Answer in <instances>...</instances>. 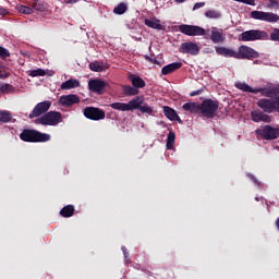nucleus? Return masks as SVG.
Listing matches in <instances>:
<instances>
[{
	"label": "nucleus",
	"mask_w": 279,
	"mask_h": 279,
	"mask_svg": "<svg viewBox=\"0 0 279 279\" xmlns=\"http://www.w3.org/2000/svg\"><path fill=\"white\" fill-rule=\"evenodd\" d=\"M264 88H272L276 90V93L272 96H266V97H272L275 100H269V99H260L257 102V106L262 108L265 112H279V85L276 87L274 85H270L268 87Z\"/></svg>",
	"instance_id": "f257e3e1"
},
{
	"label": "nucleus",
	"mask_w": 279,
	"mask_h": 279,
	"mask_svg": "<svg viewBox=\"0 0 279 279\" xmlns=\"http://www.w3.org/2000/svg\"><path fill=\"white\" fill-rule=\"evenodd\" d=\"M20 138L26 143H47V141H51V135L34 130H26L21 133Z\"/></svg>",
	"instance_id": "f03ea898"
},
{
	"label": "nucleus",
	"mask_w": 279,
	"mask_h": 279,
	"mask_svg": "<svg viewBox=\"0 0 279 279\" xmlns=\"http://www.w3.org/2000/svg\"><path fill=\"white\" fill-rule=\"evenodd\" d=\"M145 101V98L143 96H137L133 99H131L129 102H113L110 105V107L113 110H120L121 112H133V110H136L140 106V104H143Z\"/></svg>",
	"instance_id": "7ed1b4c3"
},
{
	"label": "nucleus",
	"mask_w": 279,
	"mask_h": 279,
	"mask_svg": "<svg viewBox=\"0 0 279 279\" xmlns=\"http://www.w3.org/2000/svg\"><path fill=\"white\" fill-rule=\"evenodd\" d=\"M235 88H239V90H243L244 93H253L254 95L260 93L264 97H274V95H276V89L274 88H253L244 82L235 83Z\"/></svg>",
	"instance_id": "20e7f679"
},
{
	"label": "nucleus",
	"mask_w": 279,
	"mask_h": 279,
	"mask_svg": "<svg viewBox=\"0 0 279 279\" xmlns=\"http://www.w3.org/2000/svg\"><path fill=\"white\" fill-rule=\"evenodd\" d=\"M35 123L40 125H58V123H62V113L58 111L47 112L43 117L36 119Z\"/></svg>",
	"instance_id": "39448f33"
},
{
	"label": "nucleus",
	"mask_w": 279,
	"mask_h": 279,
	"mask_svg": "<svg viewBox=\"0 0 279 279\" xmlns=\"http://www.w3.org/2000/svg\"><path fill=\"white\" fill-rule=\"evenodd\" d=\"M219 109V102L215 100H204L201 105V113L203 117H207L208 119H213L215 117V113Z\"/></svg>",
	"instance_id": "423d86ee"
},
{
	"label": "nucleus",
	"mask_w": 279,
	"mask_h": 279,
	"mask_svg": "<svg viewBox=\"0 0 279 279\" xmlns=\"http://www.w3.org/2000/svg\"><path fill=\"white\" fill-rule=\"evenodd\" d=\"M251 19L255 21H265L266 23H278L279 16L276 13L264 12V11H252Z\"/></svg>",
	"instance_id": "0eeeda50"
},
{
	"label": "nucleus",
	"mask_w": 279,
	"mask_h": 279,
	"mask_svg": "<svg viewBox=\"0 0 279 279\" xmlns=\"http://www.w3.org/2000/svg\"><path fill=\"white\" fill-rule=\"evenodd\" d=\"M267 36L266 32L258 31V29H251V31H245L243 32L239 40H242L243 43H250L254 40H262V38H265Z\"/></svg>",
	"instance_id": "6e6552de"
},
{
	"label": "nucleus",
	"mask_w": 279,
	"mask_h": 279,
	"mask_svg": "<svg viewBox=\"0 0 279 279\" xmlns=\"http://www.w3.org/2000/svg\"><path fill=\"white\" fill-rule=\"evenodd\" d=\"M179 32L185 36H206V29L196 25L182 24L179 26Z\"/></svg>",
	"instance_id": "1a4fd4ad"
},
{
	"label": "nucleus",
	"mask_w": 279,
	"mask_h": 279,
	"mask_svg": "<svg viewBox=\"0 0 279 279\" xmlns=\"http://www.w3.org/2000/svg\"><path fill=\"white\" fill-rule=\"evenodd\" d=\"M252 58H258V52L247 46H240L235 51L236 60H252Z\"/></svg>",
	"instance_id": "9d476101"
},
{
	"label": "nucleus",
	"mask_w": 279,
	"mask_h": 279,
	"mask_svg": "<svg viewBox=\"0 0 279 279\" xmlns=\"http://www.w3.org/2000/svg\"><path fill=\"white\" fill-rule=\"evenodd\" d=\"M84 116L93 121H101L106 119V112L99 108L87 107L84 109Z\"/></svg>",
	"instance_id": "9b49d317"
},
{
	"label": "nucleus",
	"mask_w": 279,
	"mask_h": 279,
	"mask_svg": "<svg viewBox=\"0 0 279 279\" xmlns=\"http://www.w3.org/2000/svg\"><path fill=\"white\" fill-rule=\"evenodd\" d=\"M256 134L263 136V138H266L267 141H272L274 138H278L279 129L266 125L262 129L256 130Z\"/></svg>",
	"instance_id": "f8f14e48"
},
{
	"label": "nucleus",
	"mask_w": 279,
	"mask_h": 279,
	"mask_svg": "<svg viewBox=\"0 0 279 279\" xmlns=\"http://www.w3.org/2000/svg\"><path fill=\"white\" fill-rule=\"evenodd\" d=\"M51 108V100H46L37 104L33 111L29 113V119H34V117H40V114H45Z\"/></svg>",
	"instance_id": "ddd939ff"
},
{
	"label": "nucleus",
	"mask_w": 279,
	"mask_h": 279,
	"mask_svg": "<svg viewBox=\"0 0 279 279\" xmlns=\"http://www.w3.org/2000/svg\"><path fill=\"white\" fill-rule=\"evenodd\" d=\"M106 86H107V83L99 78L90 80L88 82L89 90H92V93H97V95H102Z\"/></svg>",
	"instance_id": "4468645a"
},
{
	"label": "nucleus",
	"mask_w": 279,
	"mask_h": 279,
	"mask_svg": "<svg viewBox=\"0 0 279 279\" xmlns=\"http://www.w3.org/2000/svg\"><path fill=\"white\" fill-rule=\"evenodd\" d=\"M181 53H190V56H197L199 53V46L193 41L183 43L180 49Z\"/></svg>",
	"instance_id": "2eb2a0df"
},
{
	"label": "nucleus",
	"mask_w": 279,
	"mask_h": 279,
	"mask_svg": "<svg viewBox=\"0 0 279 279\" xmlns=\"http://www.w3.org/2000/svg\"><path fill=\"white\" fill-rule=\"evenodd\" d=\"M60 106H64L65 108H69L75 104H80V97L77 95H63L59 98Z\"/></svg>",
	"instance_id": "dca6fc26"
},
{
	"label": "nucleus",
	"mask_w": 279,
	"mask_h": 279,
	"mask_svg": "<svg viewBox=\"0 0 279 279\" xmlns=\"http://www.w3.org/2000/svg\"><path fill=\"white\" fill-rule=\"evenodd\" d=\"M210 40L214 41L216 45L219 43H223L226 40V35L223 34V29L211 27Z\"/></svg>",
	"instance_id": "f3484780"
},
{
	"label": "nucleus",
	"mask_w": 279,
	"mask_h": 279,
	"mask_svg": "<svg viewBox=\"0 0 279 279\" xmlns=\"http://www.w3.org/2000/svg\"><path fill=\"white\" fill-rule=\"evenodd\" d=\"M251 117L252 121L255 123H260V121L264 123H271V116L265 114L260 111H252Z\"/></svg>",
	"instance_id": "a211bd4d"
},
{
	"label": "nucleus",
	"mask_w": 279,
	"mask_h": 279,
	"mask_svg": "<svg viewBox=\"0 0 279 279\" xmlns=\"http://www.w3.org/2000/svg\"><path fill=\"white\" fill-rule=\"evenodd\" d=\"M215 51L218 56H223V58H236V51L232 48L215 47Z\"/></svg>",
	"instance_id": "6ab92c4d"
},
{
	"label": "nucleus",
	"mask_w": 279,
	"mask_h": 279,
	"mask_svg": "<svg viewBox=\"0 0 279 279\" xmlns=\"http://www.w3.org/2000/svg\"><path fill=\"white\" fill-rule=\"evenodd\" d=\"M144 23L147 27H150L151 29H158L159 32L165 29V26L162 25V23H160V20L156 17L146 19Z\"/></svg>",
	"instance_id": "aec40b11"
},
{
	"label": "nucleus",
	"mask_w": 279,
	"mask_h": 279,
	"mask_svg": "<svg viewBox=\"0 0 279 279\" xmlns=\"http://www.w3.org/2000/svg\"><path fill=\"white\" fill-rule=\"evenodd\" d=\"M80 81L71 78L61 84V90H72V88H80Z\"/></svg>",
	"instance_id": "412c9836"
},
{
	"label": "nucleus",
	"mask_w": 279,
	"mask_h": 279,
	"mask_svg": "<svg viewBox=\"0 0 279 279\" xmlns=\"http://www.w3.org/2000/svg\"><path fill=\"white\" fill-rule=\"evenodd\" d=\"M178 69H182V62H174V63L165 65L161 72H162V75H169V73H173V71H178Z\"/></svg>",
	"instance_id": "4be33fe9"
},
{
	"label": "nucleus",
	"mask_w": 279,
	"mask_h": 279,
	"mask_svg": "<svg viewBox=\"0 0 279 279\" xmlns=\"http://www.w3.org/2000/svg\"><path fill=\"white\" fill-rule=\"evenodd\" d=\"M130 82L133 84L134 88H145V82L141 76L136 74L129 75Z\"/></svg>",
	"instance_id": "5701e85b"
},
{
	"label": "nucleus",
	"mask_w": 279,
	"mask_h": 279,
	"mask_svg": "<svg viewBox=\"0 0 279 279\" xmlns=\"http://www.w3.org/2000/svg\"><path fill=\"white\" fill-rule=\"evenodd\" d=\"M163 114L170 121H180V116H178V112H175V110L170 107L163 106Z\"/></svg>",
	"instance_id": "b1692460"
},
{
	"label": "nucleus",
	"mask_w": 279,
	"mask_h": 279,
	"mask_svg": "<svg viewBox=\"0 0 279 279\" xmlns=\"http://www.w3.org/2000/svg\"><path fill=\"white\" fill-rule=\"evenodd\" d=\"M183 110L185 112H192V113H197L201 112V105L197 102H186L183 105Z\"/></svg>",
	"instance_id": "393cba45"
},
{
	"label": "nucleus",
	"mask_w": 279,
	"mask_h": 279,
	"mask_svg": "<svg viewBox=\"0 0 279 279\" xmlns=\"http://www.w3.org/2000/svg\"><path fill=\"white\" fill-rule=\"evenodd\" d=\"M90 71H95L96 73H101V71H106L108 69V64L99 61H95L89 64Z\"/></svg>",
	"instance_id": "a878e982"
},
{
	"label": "nucleus",
	"mask_w": 279,
	"mask_h": 279,
	"mask_svg": "<svg viewBox=\"0 0 279 279\" xmlns=\"http://www.w3.org/2000/svg\"><path fill=\"white\" fill-rule=\"evenodd\" d=\"M73 213H75V208L71 205L63 207L60 211L62 217H73Z\"/></svg>",
	"instance_id": "bb28decb"
},
{
	"label": "nucleus",
	"mask_w": 279,
	"mask_h": 279,
	"mask_svg": "<svg viewBox=\"0 0 279 279\" xmlns=\"http://www.w3.org/2000/svg\"><path fill=\"white\" fill-rule=\"evenodd\" d=\"M128 12V4L121 2L113 9L114 14H125Z\"/></svg>",
	"instance_id": "cd10ccee"
},
{
	"label": "nucleus",
	"mask_w": 279,
	"mask_h": 279,
	"mask_svg": "<svg viewBox=\"0 0 279 279\" xmlns=\"http://www.w3.org/2000/svg\"><path fill=\"white\" fill-rule=\"evenodd\" d=\"M16 10L21 14H34V9H32L27 5L20 4V5L16 7Z\"/></svg>",
	"instance_id": "c85d7f7f"
},
{
	"label": "nucleus",
	"mask_w": 279,
	"mask_h": 279,
	"mask_svg": "<svg viewBox=\"0 0 279 279\" xmlns=\"http://www.w3.org/2000/svg\"><path fill=\"white\" fill-rule=\"evenodd\" d=\"M28 75L31 77H44V75H47V72H45L43 69L31 70L28 71Z\"/></svg>",
	"instance_id": "c756f323"
},
{
	"label": "nucleus",
	"mask_w": 279,
	"mask_h": 279,
	"mask_svg": "<svg viewBox=\"0 0 279 279\" xmlns=\"http://www.w3.org/2000/svg\"><path fill=\"white\" fill-rule=\"evenodd\" d=\"M174 143H175V133L169 132L167 137V149H173Z\"/></svg>",
	"instance_id": "7c9ffc66"
},
{
	"label": "nucleus",
	"mask_w": 279,
	"mask_h": 279,
	"mask_svg": "<svg viewBox=\"0 0 279 279\" xmlns=\"http://www.w3.org/2000/svg\"><path fill=\"white\" fill-rule=\"evenodd\" d=\"M135 110H141L145 114H151L154 109L149 105L140 104Z\"/></svg>",
	"instance_id": "2f4dec72"
},
{
	"label": "nucleus",
	"mask_w": 279,
	"mask_h": 279,
	"mask_svg": "<svg viewBox=\"0 0 279 279\" xmlns=\"http://www.w3.org/2000/svg\"><path fill=\"white\" fill-rule=\"evenodd\" d=\"M123 92L125 95H131V96L138 95V89H136L130 85H124Z\"/></svg>",
	"instance_id": "473e14b6"
},
{
	"label": "nucleus",
	"mask_w": 279,
	"mask_h": 279,
	"mask_svg": "<svg viewBox=\"0 0 279 279\" xmlns=\"http://www.w3.org/2000/svg\"><path fill=\"white\" fill-rule=\"evenodd\" d=\"M0 121L2 123H8V122L12 121V116L10 114V112L1 111L0 112Z\"/></svg>",
	"instance_id": "72a5a7b5"
},
{
	"label": "nucleus",
	"mask_w": 279,
	"mask_h": 279,
	"mask_svg": "<svg viewBox=\"0 0 279 279\" xmlns=\"http://www.w3.org/2000/svg\"><path fill=\"white\" fill-rule=\"evenodd\" d=\"M206 19H220L221 13L219 11L209 10L205 13Z\"/></svg>",
	"instance_id": "f704fd0d"
},
{
	"label": "nucleus",
	"mask_w": 279,
	"mask_h": 279,
	"mask_svg": "<svg viewBox=\"0 0 279 279\" xmlns=\"http://www.w3.org/2000/svg\"><path fill=\"white\" fill-rule=\"evenodd\" d=\"M32 10H37L38 12H45L46 7H45V4H43L38 1H35L32 5Z\"/></svg>",
	"instance_id": "c9c22d12"
},
{
	"label": "nucleus",
	"mask_w": 279,
	"mask_h": 279,
	"mask_svg": "<svg viewBox=\"0 0 279 279\" xmlns=\"http://www.w3.org/2000/svg\"><path fill=\"white\" fill-rule=\"evenodd\" d=\"M239 3H245L246 5H256V0H234Z\"/></svg>",
	"instance_id": "e433bc0d"
},
{
	"label": "nucleus",
	"mask_w": 279,
	"mask_h": 279,
	"mask_svg": "<svg viewBox=\"0 0 279 279\" xmlns=\"http://www.w3.org/2000/svg\"><path fill=\"white\" fill-rule=\"evenodd\" d=\"M8 56H10V52L0 46V58H8Z\"/></svg>",
	"instance_id": "4c0bfd02"
},
{
	"label": "nucleus",
	"mask_w": 279,
	"mask_h": 279,
	"mask_svg": "<svg viewBox=\"0 0 279 279\" xmlns=\"http://www.w3.org/2000/svg\"><path fill=\"white\" fill-rule=\"evenodd\" d=\"M1 90H2V93H8L10 90H13V87L10 84H5V85H2Z\"/></svg>",
	"instance_id": "58836bf2"
},
{
	"label": "nucleus",
	"mask_w": 279,
	"mask_h": 279,
	"mask_svg": "<svg viewBox=\"0 0 279 279\" xmlns=\"http://www.w3.org/2000/svg\"><path fill=\"white\" fill-rule=\"evenodd\" d=\"M206 5V2H197L194 4L193 10H199V8H204Z\"/></svg>",
	"instance_id": "ea45409f"
},
{
	"label": "nucleus",
	"mask_w": 279,
	"mask_h": 279,
	"mask_svg": "<svg viewBox=\"0 0 279 279\" xmlns=\"http://www.w3.org/2000/svg\"><path fill=\"white\" fill-rule=\"evenodd\" d=\"M5 14H8V10H5L4 8H0V15L5 16Z\"/></svg>",
	"instance_id": "a19ab883"
},
{
	"label": "nucleus",
	"mask_w": 279,
	"mask_h": 279,
	"mask_svg": "<svg viewBox=\"0 0 279 279\" xmlns=\"http://www.w3.org/2000/svg\"><path fill=\"white\" fill-rule=\"evenodd\" d=\"M195 95H199V92H192L191 97H195Z\"/></svg>",
	"instance_id": "79ce46f5"
},
{
	"label": "nucleus",
	"mask_w": 279,
	"mask_h": 279,
	"mask_svg": "<svg viewBox=\"0 0 279 279\" xmlns=\"http://www.w3.org/2000/svg\"><path fill=\"white\" fill-rule=\"evenodd\" d=\"M122 252H123L125 258H128V253L125 252V247L124 246L122 247Z\"/></svg>",
	"instance_id": "37998d69"
},
{
	"label": "nucleus",
	"mask_w": 279,
	"mask_h": 279,
	"mask_svg": "<svg viewBox=\"0 0 279 279\" xmlns=\"http://www.w3.org/2000/svg\"><path fill=\"white\" fill-rule=\"evenodd\" d=\"M175 3H184L186 0H173Z\"/></svg>",
	"instance_id": "c03bdc74"
},
{
	"label": "nucleus",
	"mask_w": 279,
	"mask_h": 279,
	"mask_svg": "<svg viewBox=\"0 0 279 279\" xmlns=\"http://www.w3.org/2000/svg\"><path fill=\"white\" fill-rule=\"evenodd\" d=\"M0 77L3 78V77H5V75H3V74L0 72Z\"/></svg>",
	"instance_id": "a18cd8bd"
},
{
	"label": "nucleus",
	"mask_w": 279,
	"mask_h": 279,
	"mask_svg": "<svg viewBox=\"0 0 279 279\" xmlns=\"http://www.w3.org/2000/svg\"><path fill=\"white\" fill-rule=\"evenodd\" d=\"M252 180H253V182H256V179H254V177H252Z\"/></svg>",
	"instance_id": "49530a36"
}]
</instances>
